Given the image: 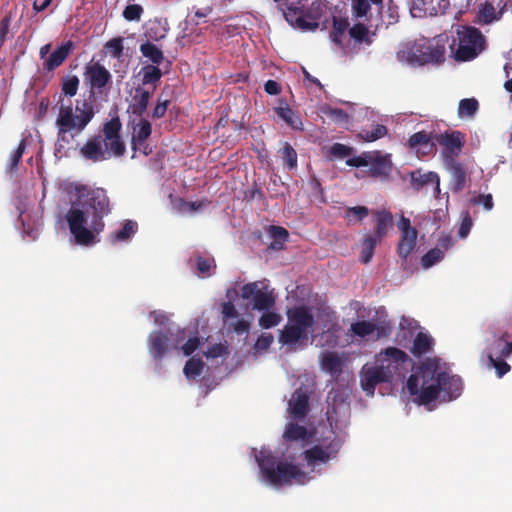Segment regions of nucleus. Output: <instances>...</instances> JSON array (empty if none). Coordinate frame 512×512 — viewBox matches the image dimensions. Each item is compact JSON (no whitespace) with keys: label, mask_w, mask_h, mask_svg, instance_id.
<instances>
[{"label":"nucleus","mask_w":512,"mask_h":512,"mask_svg":"<svg viewBox=\"0 0 512 512\" xmlns=\"http://www.w3.org/2000/svg\"><path fill=\"white\" fill-rule=\"evenodd\" d=\"M70 192L74 198L65 215L70 233L77 245L91 246L99 242L103 218L111 212L109 197L105 189L86 185H74Z\"/></svg>","instance_id":"f257e3e1"},{"label":"nucleus","mask_w":512,"mask_h":512,"mask_svg":"<svg viewBox=\"0 0 512 512\" xmlns=\"http://www.w3.org/2000/svg\"><path fill=\"white\" fill-rule=\"evenodd\" d=\"M406 387L411 395L416 396L419 404L426 405L435 401L441 393L443 400L458 398L462 393L463 383L458 376L445 371L438 372L430 365H422L409 376Z\"/></svg>","instance_id":"f03ea898"},{"label":"nucleus","mask_w":512,"mask_h":512,"mask_svg":"<svg viewBox=\"0 0 512 512\" xmlns=\"http://www.w3.org/2000/svg\"><path fill=\"white\" fill-rule=\"evenodd\" d=\"M80 85V80L77 75H66L61 81V95L58 102H63V96L73 97L77 94ZM95 115L94 107L89 101H82L81 106L79 102L73 112L72 104H60L59 113L56 119L58 127V139L67 141V134L75 131L77 134L81 133L85 127L90 123Z\"/></svg>","instance_id":"7ed1b4c3"},{"label":"nucleus","mask_w":512,"mask_h":512,"mask_svg":"<svg viewBox=\"0 0 512 512\" xmlns=\"http://www.w3.org/2000/svg\"><path fill=\"white\" fill-rule=\"evenodd\" d=\"M261 480L271 486L281 487L292 484L303 485L308 475L297 465L278 460L271 451L262 449L256 455Z\"/></svg>","instance_id":"20e7f679"},{"label":"nucleus","mask_w":512,"mask_h":512,"mask_svg":"<svg viewBox=\"0 0 512 512\" xmlns=\"http://www.w3.org/2000/svg\"><path fill=\"white\" fill-rule=\"evenodd\" d=\"M445 45L440 40L421 39L406 43L397 52V59L411 65L440 64L445 60Z\"/></svg>","instance_id":"39448f33"},{"label":"nucleus","mask_w":512,"mask_h":512,"mask_svg":"<svg viewBox=\"0 0 512 512\" xmlns=\"http://www.w3.org/2000/svg\"><path fill=\"white\" fill-rule=\"evenodd\" d=\"M288 322L279 333V342L283 345H292L308 338L315 319L310 307L295 306L287 311Z\"/></svg>","instance_id":"423d86ee"},{"label":"nucleus","mask_w":512,"mask_h":512,"mask_svg":"<svg viewBox=\"0 0 512 512\" xmlns=\"http://www.w3.org/2000/svg\"><path fill=\"white\" fill-rule=\"evenodd\" d=\"M457 35L458 47L454 54L457 61L473 60L484 50L486 40L479 29L472 26H462L457 30Z\"/></svg>","instance_id":"0eeeda50"},{"label":"nucleus","mask_w":512,"mask_h":512,"mask_svg":"<svg viewBox=\"0 0 512 512\" xmlns=\"http://www.w3.org/2000/svg\"><path fill=\"white\" fill-rule=\"evenodd\" d=\"M349 333L361 339L376 334V338H387L392 333V322L384 308H379L371 321L361 320L350 325Z\"/></svg>","instance_id":"6e6552de"},{"label":"nucleus","mask_w":512,"mask_h":512,"mask_svg":"<svg viewBox=\"0 0 512 512\" xmlns=\"http://www.w3.org/2000/svg\"><path fill=\"white\" fill-rule=\"evenodd\" d=\"M122 123L119 117L110 119L103 124L102 133L94 135L95 139L100 140V145L108 159L118 158L124 155L126 146L121 137Z\"/></svg>","instance_id":"1a4fd4ad"},{"label":"nucleus","mask_w":512,"mask_h":512,"mask_svg":"<svg viewBox=\"0 0 512 512\" xmlns=\"http://www.w3.org/2000/svg\"><path fill=\"white\" fill-rule=\"evenodd\" d=\"M410 361L407 353L396 347H387L376 358V362L391 381L394 377H405Z\"/></svg>","instance_id":"9d476101"},{"label":"nucleus","mask_w":512,"mask_h":512,"mask_svg":"<svg viewBox=\"0 0 512 512\" xmlns=\"http://www.w3.org/2000/svg\"><path fill=\"white\" fill-rule=\"evenodd\" d=\"M331 435L332 437H327L319 444L304 451L303 457L309 466H314L317 463H327L337 457L342 447V441L334 432H331Z\"/></svg>","instance_id":"9b49d317"},{"label":"nucleus","mask_w":512,"mask_h":512,"mask_svg":"<svg viewBox=\"0 0 512 512\" xmlns=\"http://www.w3.org/2000/svg\"><path fill=\"white\" fill-rule=\"evenodd\" d=\"M84 81L91 95H107L112 85V75L101 63L90 62L85 66Z\"/></svg>","instance_id":"f8f14e48"},{"label":"nucleus","mask_w":512,"mask_h":512,"mask_svg":"<svg viewBox=\"0 0 512 512\" xmlns=\"http://www.w3.org/2000/svg\"><path fill=\"white\" fill-rule=\"evenodd\" d=\"M434 140L443 147L444 163L449 162V160H456L464 146V135L460 131H445L436 134Z\"/></svg>","instance_id":"ddd939ff"},{"label":"nucleus","mask_w":512,"mask_h":512,"mask_svg":"<svg viewBox=\"0 0 512 512\" xmlns=\"http://www.w3.org/2000/svg\"><path fill=\"white\" fill-rule=\"evenodd\" d=\"M243 299L252 298L253 308L258 311H269L275 306V296L272 291H261L257 282L245 284L241 288Z\"/></svg>","instance_id":"4468645a"},{"label":"nucleus","mask_w":512,"mask_h":512,"mask_svg":"<svg viewBox=\"0 0 512 512\" xmlns=\"http://www.w3.org/2000/svg\"><path fill=\"white\" fill-rule=\"evenodd\" d=\"M283 15L288 23L304 31H314L319 27L315 17L300 6L290 3Z\"/></svg>","instance_id":"2eb2a0df"},{"label":"nucleus","mask_w":512,"mask_h":512,"mask_svg":"<svg viewBox=\"0 0 512 512\" xmlns=\"http://www.w3.org/2000/svg\"><path fill=\"white\" fill-rule=\"evenodd\" d=\"M392 381L382 370V368L376 364L374 366L365 365L360 372V384L365 393L369 396H373L375 388L381 383H391Z\"/></svg>","instance_id":"dca6fc26"},{"label":"nucleus","mask_w":512,"mask_h":512,"mask_svg":"<svg viewBox=\"0 0 512 512\" xmlns=\"http://www.w3.org/2000/svg\"><path fill=\"white\" fill-rule=\"evenodd\" d=\"M502 3L503 0H489L481 4L475 22L479 24H490L499 20L507 4L505 2L503 6L500 7Z\"/></svg>","instance_id":"f3484780"},{"label":"nucleus","mask_w":512,"mask_h":512,"mask_svg":"<svg viewBox=\"0 0 512 512\" xmlns=\"http://www.w3.org/2000/svg\"><path fill=\"white\" fill-rule=\"evenodd\" d=\"M444 166L451 175L450 190L453 193L461 192L466 187L468 180L465 167L457 160H449L444 163Z\"/></svg>","instance_id":"a211bd4d"},{"label":"nucleus","mask_w":512,"mask_h":512,"mask_svg":"<svg viewBox=\"0 0 512 512\" xmlns=\"http://www.w3.org/2000/svg\"><path fill=\"white\" fill-rule=\"evenodd\" d=\"M134 92L128 104L127 112L134 116L142 117L147 110L151 92L140 85L134 89Z\"/></svg>","instance_id":"6ab92c4d"},{"label":"nucleus","mask_w":512,"mask_h":512,"mask_svg":"<svg viewBox=\"0 0 512 512\" xmlns=\"http://www.w3.org/2000/svg\"><path fill=\"white\" fill-rule=\"evenodd\" d=\"M148 349L153 359L160 362L169 350V338L161 331H153L148 337Z\"/></svg>","instance_id":"aec40b11"},{"label":"nucleus","mask_w":512,"mask_h":512,"mask_svg":"<svg viewBox=\"0 0 512 512\" xmlns=\"http://www.w3.org/2000/svg\"><path fill=\"white\" fill-rule=\"evenodd\" d=\"M288 410L294 419H304L309 412L308 395L300 389L296 390L289 401Z\"/></svg>","instance_id":"412c9836"},{"label":"nucleus","mask_w":512,"mask_h":512,"mask_svg":"<svg viewBox=\"0 0 512 512\" xmlns=\"http://www.w3.org/2000/svg\"><path fill=\"white\" fill-rule=\"evenodd\" d=\"M375 223L374 231L371 235L383 240L390 229L393 227V216L388 210H375L372 212Z\"/></svg>","instance_id":"4be33fe9"},{"label":"nucleus","mask_w":512,"mask_h":512,"mask_svg":"<svg viewBox=\"0 0 512 512\" xmlns=\"http://www.w3.org/2000/svg\"><path fill=\"white\" fill-rule=\"evenodd\" d=\"M73 49L72 41H67L53 51L50 56L43 63V69L45 71H54L60 67L70 55Z\"/></svg>","instance_id":"5701e85b"},{"label":"nucleus","mask_w":512,"mask_h":512,"mask_svg":"<svg viewBox=\"0 0 512 512\" xmlns=\"http://www.w3.org/2000/svg\"><path fill=\"white\" fill-rule=\"evenodd\" d=\"M105 149L101 148L100 140L95 139L94 136L90 137L85 144L80 148V154L87 160L93 162H101L108 160Z\"/></svg>","instance_id":"b1692460"},{"label":"nucleus","mask_w":512,"mask_h":512,"mask_svg":"<svg viewBox=\"0 0 512 512\" xmlns=\"http://www.w3.org/2000/svg\"><path fill=\"white\" fill-rule=\"evenodd\" d=\"M279 106L274 108L275 113L279 118H281L287 125H289L292 129L302 130V121L299 114L293 111L286 100L279 99Z\"/></svg>","instance_id":"393cba45"},{"label":"nucleus","mask_w":512,"mask_h":512,"mask_svg":"<svg viewBox=\"0 0 512 512\" xmlns=\"http://www.w3.org/2000/svg\"><path fill=\"white\" fill-rule=\"evenodd\" d=\"M411 187L419 191L423 187L434 184L439 185V175L436 172L429 171L424 173L421 168L409 172Z\"/></svg>","instance_id":"a878e982"},{"label":"nucleus","mask_w":512,"mask_h":512,"mask_svg":"<svg viewBox=\"0 0 512 512\" xmlns=\"http://www.w3.org/2000/svg\"><path fill=\"white\" fill-rule=\"evenodd\" d=\"M369 173L373 177L388 176L391 172L392 163L388 156H382L379 152L374 151L369 163Z\"/></svg>","instance_id":"bb28decb"},{"label":"nucleus","mask_w":512,"mask_h":512,"mask_svg":"<svg viewBox=\"0 0 512 512\" xmlns=\"http://www.w3.org/2000/svg\"><path fill=\"white\" fill-rule=\"evenodd\" d=\"M433 346L434 339L431 335L424 332H418L413 340L410 351L415 357H421L430 353L433 349Z\"/></svg>","instance_id":"cd10ccee"},{"label":"nucleus","mask_w":512,"mask_h":512,"mask_svg":"<svg viewBox=\"0 0 512 512\" xmlns=\"http://www.w3.org/2000/svg\"><path fill=\"white\" fill-rule=\"evenodd\" d=\"M508 333L504 332L501 336L494 335V340L489 344V353H493V357L507 358L512 354V341L507 340Z\"/></svg>","instance_id":"c85d7f7f"},{"label":"nucleus","mask_w":512,"mask_h":512,"mask_svg":"<svg viewBox=\"0 0 512 512\" xmlns=\"http://www.w3.org/2000/svg\"><path fill=\"white\" fill-rule=\"evenodd\" d=\"M418 232L400 234L397 243L396 252L398 256L406 261L409 255L413 252L417 244Z\"/></svg>","instance_id":"c756f323"},{"label":"nucleus","mask_w":512,"mask_h":512,"mask_svg":"<svg viewBox=\"0 0 512 512\" xmlns=\"http://www.w3.org/2000/svg\"><path fill=\"white\" fill-rule=\"evenodd\" d=\"M139 121L137 124L133 126V134H132V144L133 149L136 148V145H142L151 135L152 126L150 122L143 118L139 117Z\"/></svg>","instance_id":"7c9ffc66"},{"label":"nucleus","mask_w":512,"mask_h":512,"mask_svg":"<svg viewBox=\"0 0 512 512\" xmlns=\"http://www.w3.org/2000/svg\"><path fill=\"white\" fill-rule=\"evenodd\" d=\"M382 240L371 234H365L361 242V253L360 261L364 264H368L374 255L376 246L381 243Z\"/></svg>","instance_id":"2f4dec72"},{"label":"nucleus","mask_w":512,"mask_h":512,"mask_svg":"<svg viewBox=\"0 0 512 512\" xmlns=\"http://www.w3.org/2000/svg\"><path fill=\"white\" fill-rule=\"evenodd\" d=\"M138 225L133 220H126L120 230L110 235V241L112 244L117 242H127L137 232Z\"/></svg>","instance_id":"473e14b6"},{"label":"nucleus","mask_w":512,"mask_h":512,"mask_svg":"<svg viewBox=\"0 0 512 512\" xmlns=\"http://www.w3.org/2000/svg\"><path fill=\"white\" fill-rule=\"evenodd\" d=\"M139 50L142 56L147 58L151 64L160 65L164 60L163 51L150 41L142 43L139 47Z\"/></svg>","instance_id":"72a5a7b5"},{"label":"nucleus","mask_w":512,"mask_h":512,"mask_svg":"<svg viewBox=\"0 0 512 512\" xmlns=\"http://www.w3.org/2000/svg\"><path fill=\"white\" fill-rule=\"evenodd\" d=\"M159 65L156 64H147L144 65L141 70L140 74L142 75V85H153L154 88L156 87L157 83L162 78V71L158 67Z\"/></svg>","instance_id":"f704fd0d"},{"label":"nucleus","mask_w":512,"mask_h":512,"mask_svg":"<svg viewBox=\"0 0 512 512\" xmlns=\"http://www.w3.org/2000/svg\"><path fill=\"white\" fill-rule=\"evenodd\" d=\"M283 437L287 441H305L309 438V432L305 426L289 422L286 425Z\"/></svg>","instance_id":"c9c22d12"},{"label":"nucleus","mask_w":512,"mask_h":512,"mask_svg":"<svg viewBox=\"0 0 512 512\" xmlns=\"http://www.w3.org/2000/svg\"><path fill=\"white\" fill-rule=\"evenodd\" d=\"M321 366L331 374H337L341 372L342 360L336 352L328 351L322 356Z\"/></svg>","instance_id":"e433bc0d"},{"label":"nucleus","mask_w":512,"mask_h":512,"mask_svg":"<svg viewBox=\"0 0 512 512\" xmlns=\"http://www.w3.org/2000/svg\"><path fill=\"white\" fill-rule=\"evenodd\" d=\"M195 268L198 275L202 277H210L212 270L216 268L215 259L212 256H202L197 254L195 256Z\"/></svg>","instance_id":"4c0bfd02"},{"label":"nucleus","mask_w":512,"mask_h":512,"mask_svg":"<svg viewBox=\"0 0 512 512\" xmlns=\"http://www.w3.org/2000/svg\"><path fill=\"white\" fill-rule=\"evenodd\" d=\"M269 231L270 236L273 239L269 245V248L272 250H281L288 240V231L280 226H271Z\"/></svg>","instance_id":"58836bf2"},{"label":"nucleus","mask_w":512,"mask_h":512,"mask_svg":"<svg viewBox=\"0 0 512 512\" xmlns=\"http://www.w3.org/2000/svg\"><path fill=\"white\" fill-rule=\"evenodd\" d=\"M349 26V22L345 18H333V25L331 31L332 41L340 47H343V36L346 29Z\"/></svg>","instance_id":"ea45409f"},{"label":"nucleus","mask_w":512,"mask_h":512,"mask_svg":"<svg viewBox=\"0 0 512 512\" xmlns=\"http://www.w3.org/2000/svg\"><path fill=\"white\" fill-rule=\"evenodd\" d=\"M479 109V103L475 98L460 100L458 105V116L460 118L473 117Z\"/></svg>","instance_id":"a19ab883"},{"label":"nucleus","mask_w":512,"mask_h":512,"mask_svg":"<svg viewBox=\"0 0 512 512\" xmlns=\"http://www.w3.org/2000/svg\"><path fill=\"white\" fill-rule=\"evenodd\" d=\"M432 139H434V137L423 130L411 135L408 140V145L411 149H416L420 146H430V149H432L434 146V144H431Z\"/></svg>","instance_id":"79ce46f5"},{"label":"nucleus","mask_w":512,"mask_h":512,"mask_svg":"<svg viewBox=\"0 0 512 512\" xmlns=\"http://www.w3.org/2000/svg\"><path fill=\"white\" fill-rule=\"evenodd\" d=\"M204 368V362L200 358H190L183 369V372L187 378H195L199 376Z\"/></svg>","instance_id":"37998d69"},{"label":"nucleus","mask_w":512,"mask_h":512,"mask_svg":"<svg viewBox=\"0 0 512 512\" xmlns=\"http://www.w3.org/2000/svg\"><path fill=\"white\" fill-rule=\"evenodd\" d=\"M444 258V252L440 248H433L426 252L421 258V265L430 268Z\"/></svg>","instance_id":"c03bdc74"},{"label":"nucleus","mask_w":512,"mask_h":512,"mask_svg":"<svg viewBox=\"0 0 512 512\" xmlns=\"http://www.w3.org/2000/svg\"><path fill=\"white\" fill-rule=\"evenodd\" d=\"M349 35L355 41L362 43H370L369 40V29L366 25L362 23H356L349 29Z\"/></svg>","instance_id":"a18cd8bd"},{"label":"nucleus","mask_w":512,"mask_h":512,"mask_svg":"<svg viewBox=\"0 0 512 512\" xmlns=\"http://www.w3.org/2000/svg\"><path fill=\"white\" fill-rule=\"evenodd\" d=\"M25 149L26 142L25 140H21L18 147L10 155L9 161L7 163V170L10 172L17 171L18 164L22 159Z\"/></svg>","instance_id":"49530a36"},{"label":"nucleus","mask_w":512,"mask_h":512,"mask_svg":"<svg viewBox=\"0 0 512 512\" xmlns=\"http://www.w3.org/2000/svg\"><path fill=\"white\" fill-rule=\"evenodd\" d=\"M387 132H388V130H387L386 126L377 124L372 128V130H363L360 133V136L366 142H373V141H376V140L384 137L387 134Z\"/></svg>","instance_id":"de8ad7c7"},{"label":"nucleus","mask_w":512,"mask_h":512,"mask_svg":"<svg viewBox=\"0 0 512 512\" xmlns=\"http://www.w3.org/2000/svg\"><path fill=\"white\" fill-rule=\"evenodd\" d=\"M370 0H352L351 10L354 18H363L371 10Z\"/></svg>","instance_id":"09e8293b"},{"label":"nucleus","mask_w":512,"mask_h":512,"mask_svg":"<svg viewBox=\"0 0 512 512\" xmlns=\"http://www.w3.org/2000/svg\"><path fill=\"white\" fill-rule=\"evenodd\" d=\"M353 153V148L342 143H334L328 149L330 159H342L349 157Z\"/></svg>","instance_id":"8fccbe9b"},{"label":"nucleus","mask_w":512,"mask_h":512,"mask_svg":"<svg viewBox=\"0 0 512 512\" xmlns=\"http://www.w3.org/2000/svg\"><path fill=\"white\" fill-rule=\"evenodd\" d=\"M123 42H124L123 37H115L106 42L105 48L107 49L108 53L112 57L119 59L123 56V51H124Z\"/></svg>","instance_id":"3c124183"},{"label":"nucleus","mask_w":512,"mask_h":512,"mask_svg":"<svg viewBox=\"0 0 512 512\" xmlns=\"http://www.w3.org/2000/svg\"><path fill=\"white\" fill-rule=\"evenodd\" d=\"M281 320L282 317L278 313L269 310L259 318V325L264 329H269L277 326Z\"/></svg>","instance_id":"603ef678"},{"label":"nucleus","mask_w":512,"mask_h":512,"mask_svg":"<svg viewBox=\"0 0 512 512\" xmlns=\"http://www.w3.org/2000/svg\"><path fill=\"white\" fill-rule=\"evenodd\" d=\"M144 9L139 4H128L123 12L122 16L127 21H139L142 17Z\"/></svg>","instance_id":"864d4df0"},{"label":"nucleus","mask_w":512,"mask_h":512,"mask_svg":"<svg viewBox=\"0 0 512 512\" xmlns=\"http://www.w3.org/2000/svg\"><path fill=\"white\" fill-rule=\"evenodd\" d=\"M282 158L289 169H294L297 166V153L295 149L289 144L285 143L282 149Z\"/></svg>","instance_id":"5fc2aeb1"},{"label":"nucleus","mask_w":512,"mask_h":512,"mask_svg":"<svg viewBox=\"0 0 512 512\" xmlns=\"http://www.w3.org/2000/svg\"><path fill=\"white\" fill-rule=\"evenodd\" d=\"M488 360L495 368L498 377H503L511 369L510 365L504 361V358L493 357V353H488Z\"/></svg>","instance_id":"6e6d98bb"},{"label":"nucleus","mask_w":512,"mask_h":512,"mask_svg":"<svg viewBox=\"0 0 512 512\" xmlns=\"http://www.w3.org/2000/svg\"><path fill=\"white\" fill-rule=\"evenodd\" d=\"M374 152H363L358 156L347 159L346 164L351 167H366L371 162Z\"/></svg>","instance_id":"4d7b16f0"},{"label":"nucleus","mask_w":512,"mask_h":512,"mask_svg":"<svg viewBox=\"0 0 512 512\" xmlns=\"http://www.w3.org/2000/svg\"><path fill=\"white\" fill-rule=\"evenodd\" d=\"M169 105L170 100L162 99V97L159 96L155 107L151 111L150 117L154 120L163 118L167 112Z\"/></svg>","instance_id":"13d9d810"},{"label":"nucleus","mask_w":512,"mask_h":512,"mask_svg":"<svg viewBox=\"0 0 512 512\" xmlns=\"http://www.w3.org/2000/svg\"><path fill=\"white\" fill-rule=\"evenodd\" d=\"M473 205H482L485 210H492L494 203L491 194H479L478 196L473 197L471 200Z\"/></svg>","instance_id":"bf43d9fd"},{"label":"nucleus","mask_w":512,"mask_h":512,"mask_svg":"<svg viewBox=\"0 0 512 512\" xmlns=\"http://www.w3.org/2000/svg\"><path fill=\"white\" fill-rule=\"evenodd\" d=\"M273 336L270 333H263L260 335L254 345L255 350L257 351H266L270 348L273 343Z\"/></svg>","instance_id":"052dcab7"},{"label":"nucleus","mask_w":512,"mask_h":512,"mask_svg":"<svg viewBox=\"0 0 512 512\" xmlns=\"http://www.w3.org/2000/svg\"><path fill=\"white\" fill-rule=\"evenodd\" d=\"M472 225H473V222H472L471 216H470L469 212H466L462 217V221H461V224H460V227L458 230L459 237H461V238L467 237L468 234L470 233Z\"/></svg>","instance_id":"680f3d73"},{"label":"nucleus","mask_w":512,"mask_h":512,"mask_svg":"<svg viewBox=\"0 0 512 512\" xmlns=\"http://www.w3.org/2000/svg\"><path fill=\"white\" fill-rule=\"evenodd\" d=\"M353 215L358 221H362L369 215V209L365 206H354L347 209V216Z\"/></svg>","instance_id":"e2e57ef3"},{"label":"nucleus","mask_w":512,"mask_h":512,"mask_svg":"<svg viewBox=\"0 0 512 512\" xmlns=\"http://www.w3.org/2000/svg\"><path fill=\"white\" fill-rule=\"evenodd\" d=\"M200 345L198 337L189 338L181 347L184 355L190 356Z\"/></svg>","instance_id":"0e129e2a"},{"label":"nucleus","mask_w":512,"mask_h":512,"mask_svg":"<svg viewBox=\"0 0 512 512\" xmlns=\"http://www.w3.org/2000/svg\"><path fill=\"white\" fill-rule=\"evenodd\" d=\"M202 207L203 202L201 201H185L181 199L179 210L185 212H194L201 209Z\"/></svg>","instance_id":"69168bd1"},{"label":"nucleus","mask_w":512,"mask_h":512,"mask_svg":"<svg viewBox=\"0 0 512 512\" xmlns=\"http://www.w3.org/2000/svg\"><path fill=\"white\" fill-rule=\"evenodd\" d=\"M398 229L400 231V234L412 233V232H418L416 228L411 226L410 219L406 218L404 216H401L398 224Z\"/></svg>","instance_id":"338daca9"},{"label":"nucleus","mask_w":512,"mask_h":512,"mask_svg":"<svg viewBox=\"0 0 512 512\" xmlns=\"http://www.w3.org/2000/svg\"><path fill=\"white\" fill-rule=\"evenodd\" d=\"M264 91L269 95H278L281 92V87L277 81L268 80L264 84Z\"/></svg>","instance_id":"774afa93"}]
</instances>
